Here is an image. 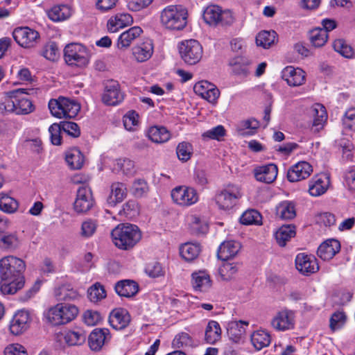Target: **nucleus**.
Listing matches in <instances>:
<instances>
[{"label":"nucleus","mask_w":355,"mask_h":355,"mask_svg":"<svg viewBox=\"0 0 355 355\" xmlns=\"http://www.w3.org/2000/svg\"><path fill=\"white\" fill-rule=\"evenodd\" d=\"M173 201L182 206H190L198 200L196 191L191 187H178L171 191Z\"/></svg>","instance_id":"ddd939ff"},{"label":"nucleus","mask_w":355,"mask_h":355,"mask_svg":"<svg viewBox=\"0 0 355 355\" xmlns=\"http://www.w3.org/2000/svg\"><path fill=\"white\" fill-rule=\"evenodd\" d=\"M259 123L254 119H250L241 121L238 126V131L240 135H252L255 130L259 128Z\"/></svg>","instance_id":"864d4df0"},{"label":"nucleus","mask_w":355,"mask_h":355,"mask_svg":"<svg viewBox=\"0 0 355 355\" xmlns=\"http://www.w3.org/2000/svg\"><path fill=\"white\" fill-rule=\"evenodd\" d=\"M333 47L336 52L345 58H351L353 56V49L343 39L336 40L334 42Z\"/></svg>","instance_id":"6e6d98bb"},{"label":"nucleus","mask_w":355,"mask_h":355,"mask_svg":"<svg viewBox=\"0 0 355 355\" xmlns=\"http://www.w3.org/2000/svg\"><path fill=\"white\" fill-rule=\"evenodd\" d=\"M142 33L143 30L139 26H133L124 31L120 35L118 39V48H128L135 40L141 35Z\"/></svg>","instance_id":"2f4dec72"},{"label":"nucleus","mask_w":355,"mask_h":355,"mask_svg":"<svg viewBox=\"0 0 355 355\" xmlns=\"http://www.w3.org/2000/svg\"><path fill=\"white\" fill-rule=\"evenodd\" d=\"M261 215L255 209L245 211L240 218V221L243 225H261Z\"/></svg>","instance_id":"3c124183"},{"label":"nucleus","mask_w":355,"mask_h":355,"mask_svg":"<svg viewBox=\"0 0 355 355\" xmlns=\"http://www.w3.org/2000/svg\"><path fill=\"white\" fill-rule=\"evenodd\" d=\"M238 269L237 263L225 262L220 267L219 274L223 280L230 281L237 272Z\"/></svg>","instance_id":"603ef678"},{"label":"nucleus","mask_w":355,"mask_h":355,"mask_svg":"<svg viewBox=\"0 0 355 355\" xmlns=\"http://www.w3.org/2000/svg\"><path fill=\"white\" fill-rule=\"evenodd\" d=\"M309 114L313 117L311 130L315 133L318 132L327 117L325 107L322 104L315 103L309 108Z\"/></svg>","instance_id":"b1692460"},{"label":"nucleus","mask_w":355,"mask_h":355,"mask_svg":"<svg viewBox=\"0 0 355 355\" xmlns=\"http://www.w3.org/2000/svg\"><path fill=\"white\" fill-rule=\"evenodd\" d=\"M295 226L291 225H282L275 232V239L279 246L284 247L286 242L295 235Z\"/></svg>","instance_id":"f704fd0d"},{"label":"nucleus","mask_w":355,"mask_h":355,"mask_svg":"<svg viewBox=\"0 0 355 355\" xmlns=\"http://www.w3.org/2000/svg\"><path fill=\"white\" fill-rule=\"evenodd\" d=\"M95 200L91 189L87 186H80L76 193V200L73 204L74 210L78 213H86L94 205Z\"/></svg>","instance_id":"9b49d317"},{"label":"nucleus","mask_w":355,"mask_h":355,"mask_svg":"<svg viewBox=\"0 0 355 355\" xmlns=\"http://www.w3.org/2000/svg\"><path fill=\"white\" fill-rule=\"evenodd\" d=\"M221 337V329L218 322L214 320H211L205 331V340L209 344H214L216 341L219 340Z\"/></svg>","instance_id":"58836bf2"},{"label":"nucleus","mask_w":355,"mask_h":355,"mask_svg":"<svg viewBox=\"0 0 355 355\" xmlns=\"http://www.w3.org/2000/svg\"><path fill=\"white\" fill-rule=\"evenodd\" d=\"M12 35L15 40L24 48L34 47L40 41L39 33L27 26L16 28Z\"/></svg>","instance_id":"f8f14e48"},{"label":"nucleus","mask_w":355,"mask_h":355,"mask_svg":"<svg viewBox=\"0 0 355 355\" xmlns=\"http://www.w3.org/2000/svg\"><path fill=\"white\" fill-rule=\"evenodd\" d=\"M251 341L257 350H260L270 345L271 339L270 334L264 330H258L251 336Z\"/></svg>","instance_id":"79ce46f5"},{"label":"nucleus","mask_w":355,"mask_h":355,"mask_svg":"<svg viewBox=\"0 0 355 355\" xmlns=\"http://www.w3.org/2000/svg\"><path fill=\"white\" fill-rule=\"evenodd\" d=\"M343 123L345 128L355 131V108H350L346 111Z\"/></svg>","instance_id":"774afa93"},{"label":"nucleus","mask_w":355,"mask_h":355,"mask_svg":"<svg viewBox=\"0 0 355 355\" xmlns=\"http://www.w3.org/2000/svg\"><path fill=\"white\" fill-rule=\"evenodd\" d=\"M98 226L97 221L94 219H87L81 225L80 235L84 239L92 237L96 231Z\"/></svg>","instance_id":"5fc2aeb1"},{"label":"nucleus","mask_w":355,"mask_h":355,"mask_svg":"<svg viewBox=\"0 0 355 355\" xmlns=\"http://www.w3.org/2000/svg\"><path fill=\"white\" fill-rule=\"evenodd\" d=\"M24 261L14 256L0 259V291L3 295H12L21 289L25 283Z\"/></svg>","instance_id":"f257e3e1"},{"label":"nucleus","mask_w":355,"mask_h":355,"mask_svg":"<svg viewBox=\"0 0 355 355\" xmlns=\"http://www.w3.org/2000/svg\"><path fill=\"white\" fill-rule=\"evenodd\" d=\"M42 55L49 60H55L58 57V49L54 42L47 43L43 49Z\"/></svg>","instance_id":"0e129e2a"},{"label":"nucleus","mask_w":355,"mask_h":355,"mask_svg":"<svg viewBox=\"0 0 355 355\" xmlns=\"http://www.w3.org/2000/svg\"><path fill=\"white\" fill-rule=\"evenodd\" d=\"M31 318L27 311H18L12 317L10 324V332L14 335H19L28 329Z\"/></svg>","instance_id":"6ab92c4d"},{"label":"nucleus","mask_w":355,"mask_h":355,"mask_svg":"<svg viewBox=\"0 0 355 355\" xmlns=\"http://www.w3.org/2000/svg\"><path fill=\"white\" fill-rule=\"evenodd\" d=\"M33 89H19L12 92L13 100H8L5 108L9 111H13L17 114H27L34 110V106L32 101L24 97H19L18 94L33 93Z\"/></svg>","instance_id":"6e6552de"},{"label":"nucleus","mask_w":355,"mask_h":355,"mask_svg":"<svg viewBox=\"0 0 355 355\" xmlns=\"http://www.w3.org/2000/svg\"><path fill=\"white\" fill-rule=\"evenodd\" d=\"M240 188L234 184H229L216 195V202L220 209L228 210L233 208L241 198Z\"/></svg>","instance_id":"1a4fd4ad"},{"label":"nucleus","mask_w":355,"mask_h":355,"mask_svg":"<svg viewBox=\"0 0 355 355\" xmlns=\"http://www.w3.org/2000/svg\"><path fill=\"white\" fill-rule=\"evenodd\" d=\"M271 324L279 331L292 329L294 326V313L289 310H282L275 315Z\"/></svg>","instance_id":"4be33fe9"},{"label":"nucleus","mask_w":355,"mask_h":355,"mask_svg":"<svg viewBox=\"0 0 355 355\" xmlns=\"http://www.w3.org/2000/svg\"><path fill=\"white\" fill-rule=\"evenodd\" d=\"M191 285L196 291L207 292L212 286V280L205 270L195 271L191 274Z\"/></svg>","instance_id":"aec40b11"},{"label":"nucleus","mask_w":355,"mask_h":355,"mask_svg":"<svg viewBox=\"0 0 355 355\" xmlns=\"http://www.w3.org/2000/svg\"><path fill=\"white\" fill-rule=\"evenodd\" d=\"M295 266L300 273L307 276L319 270L315 257L305 253H300L297 255Z\"/></svg>","instance_id":"2eb2a0df"},{"label":"nucleus","mask_w":355,"mask_h":355,"mask_svg":"<svg viewBox=\"0 0 355 355\" xmlns=\"http://www.w3.org/2000/svg\"><path fill=\"white\" fill-rule=\"evenodd\" d=\"M328 39V33L322 28L318 27L309 31V40L311 44L315 47L323 46Z\"/></svg>","instance_id":"c03bdc74"},{"label":"nucleus","mask_w":355,"mask_h":355,"mask_svg":"<svg viewBox=\"0 0 355 355\" xmlns=\"http://www.w3.org/2000/svg\"><path fill=\"white\" fill-rule=\"evenodd\" d=\"M340 250V243L336 239H328L318 248V256L324 261L331 259Z\"/></svg>","instance_id":"5701e85b"},{"label":"nucleus","mask_w":355,"mask_h":355,"mask_svg":"<svg viewBox=\"0 0 355 355\" xmlns=\"http://www.w3.org/2000/svg\"><path fill=\"white\" fill-rule=\"evenodd\" d=\"M132 21L130 15L127 13H119L112 17L107 21V30L110 33H116L120 28L129 25Z\"/></svg>","instance_id":"c756f323"},{"label":"nucleus","mask_w":355,"mask_h":355,"mask_svg":"<svg viewBox=\"0 0 355 355\" xmlns=\"http://www.w3.org/2000/svg\"><path fill=\"white\" fill-rule=\"evenodd\" d=\"M102 318L101 314L96 311L87 310L83 315V320L88 326H94L97 324Z\"/></svg>","instance_id":"338daca9"},{"label":"nucleus","mask_w":355,"mask_h":355,"mask_svg":"<svg viewBox=\"0 0 355 355\" xmlns=\"http://www.w3.org/2000/svg\"><path fill=\"white\" fill-rule=\"evenodd\" d=\"M327 191V184L323 179L320 177H314L309 182V192L312 196H319Z\"/></svg>","instance_id":"09e8293b"},{"label":"nucleus","mask_w":355,"mask_h":355,"mask_svg":"<svg viewBox=\"0 0 355 355\" xmlns=\"http://www.w3.org/2000/svg\"><path fill=\"white\" fill-rule=\"evenodd\" d=\"M114 290L121 297H131L139 291V285L133 280L124 279L115 284Z\"/></svg>","instance_id":"cd10ccee"},{"label":"nucleus","mask_w":355,"mask_h":355,"mask_svg":"<svg viewBox=\"0 0 355 355\" xmlns=\"http://www.w3.org/2000/svg\"><path fill=\"white\" fill-rule=\"evenodd\" d=\"M153 53V44L150 40H147L132 49V54L139 62L149 60Z\"/></svg>","instance_id":"c85d7f7f"},{"label":"nucleus","mask_w":355,"mask_h":355,"mask_svg":"<svg viewBox=\"0 0 355 355\" xmlns=\"http://www.w3.org/2000/svg\"><path fill=\"white\" fill-rule=\"evenodd\" d=\"M55 295L58 301L74 300L79 297L76 290L64 285L55 291Z\"/></svg>","instance_id":"49530a36"},{"label":"nucleus","mask_w":355,"mask_h":355,"mask_svg":"<svg viewBox=\"0 0 355 355\" xmlns=\"http://www.w3.org/2000/svg\"><path fill=\"white\" fill-rule=\"evenodd\" d=\"M65 160L71 169L78 170L83 165L84 156L78 148H73L67 153Z\"/></svg>","instance_id":"e433bc0d"},{"label":"nucleus","mask_w":355,"mask_h":355,"mask_svg":"<svg viewBox=\"0 0 355 355\" xmlns=\"http://www.w3.org/2000/svg\"><path fill=\"white\" fill-rule=\"evenodd\" d=\"M131 321L129 312L123 308L113 309L109 315V323L116 330H121L126 328Z\"/></svg>","instance_id":"f3484780"},{"label":"nucleus","mask_w":355,"mask_h":355,"mask_svg":"<svg viewBox=\"0 0 355 355\" xmlns=\"http://www.w3.org/2000/svg\"><path fill=\"white\" fill-rule=\"evenodd\" d=\"M148 137L153 142L162 144L170 139L171 134L163 126H153L148 129Z\"/></svg>","instance_id":"72a5a7b5"},{"label":"nucleus","mask_w":355,"mask_h":355,"mask_svg":"<svg viewBox=\"0 0 355 355\" xmlns=\"http://www.w3.org/2000/svg\"><path fill=\"white\" fill-rule=\"evenodd\" d=\"M187 10L180 5H171L161 12L160 21L167 29L180 31L187 24Z\"/></svg>","instance_id":"7ed1b4c3"},{"label":"nucleus","mask_w":355,"mask_h":355,"mask_svg":"<svg viewBox=\"0 0 355 355\" xmlns=\"http://www.w3.org/2000/svg\"><path fill=\"white\" fill-rule=\"evenodd\" d=\"M123 99L119 84L115 81L108 82L102 96L103 102L107 105H116Z\"/></svg>","instance_id":"412c9836"},{"label":"nucleus","mask_w":355,"mask_h":355,"mask_svg":"<svg viewBox=\"0 0 355 355\" xmlns=\"http://www.w3.org/2000/svg\"><path fill=\"white\" fill-rule=\"evenodd\" d=\"M62 336L69 346L82 345L86 340V334L80 329L65 331Z\"/></svg>","instance_id":"473e14b6"},{"label":"nucleus","mask_w":355,"mask_h":355,"mask_svg":"<svg viewBox=\"0 0 355 355\" xmlns=\"http://www.w3.org/2000/svg\"><path fill=\"white\" fill-rule=\"evenodd\" d=\"M248 325V322L243 320L232 321L228 324L227 334L234 342L237 343L242 335L245 333V329L243 327Z\"/></svg>","instance_id":"ea45409f"},{"label":"nucleus","mask_w":355,"mask_h":355,"mask_svg":"<svg viewBox=\"0 0 355 355\" xmlns=\"http://www.w3.org/2000/svg\"><path fill=\"white\" fill-rule=\"evenodd\" d=\"M0 241L2 246L8 249L17 248L19 245V240L15 234H0Z\"/></svg>","instance_id":"69168bd1"},{"label":"nucleus","mask_w":355,"mask_h":355,"mask_svg":"<svg viewBox=\"0 0 355 355\" xmlns=\"http://www.w3.org/2000/svg\"><path fill=\"white\" fill-rule=\"evenodd\" d=\"M178 157L182 162H187L190 159L193 153V148L190 143L183 141L180 143L176 148Z\"/></svg>","instance_id":"4d7b16f0"},{"label":"nucleus","mask_w":355,"mask_h":355,"mask_svg":"<svg viewBox=\"0 0 355 355\" xmlns=\"http://www.w3.org/2000/svg\"><path fill=\"white\" fill-rule=\"evenodd\" d=\"M114 245L119 249L128 250L132 248L141 239L139 228L130 223L118 225L112 231Z\"/></svg>","instance_id":"f03ea898"},{"label":"nucleus","mask_w":355,"mask_h":355,"mask_svg":"<svg viewBox=\"0 0 355 355\" xmlns=\"http://www.w3.org/2000/svg\"><path fill=\"white\" fill-rule=\"evenodd\" d=\"M276 215L283 220L293 219L296 215L293 203L289 201L279 203L276 207Z\"/></svg>","instance_id":"4c0bfd02"},{"label":"nucleus","mask_w":355,"mask_h":355,"mask_svg":"<svg viewBox=\"0 0 355 355\" xmlns=\"http://www.w3.org/2000/svg\"><path fill=\"white\" fill-rule=\"evenodd\" d=\"M87 295L91 302L96 303L106 297V291L101 283L96 282L88 288Z\"/></svg>","instance_id":"de8ad7c7"},{"label":"nucleus","mask_w":355,"mask_h":355,"mask_svg":"<svg viewBox=\"0 0 355 355\" xmlns=\"http://www.w3.org/2000/svg\"><path fill=\"white\" fill-rule=\"evenodd\" d=\"M277 171V167L275 164H269L257 167L254 171V174L257 180L270 184L276 179Z\"/></svg>","instance_id":"393cba45"},{"label":"nucleus","mask_w":355,"mask_h":355,"mask_svg":"<svg viewBox=\"0 0 355 355\" xmlns=\"http://www.w3.org/2000/svg\"><path fill=\"white\" fill-rule=\"evenodd\" d=\"M190 230L191 234L194 235L204 234L208 231V225L205 223H202L199 218L192 216Z\"/></svg>","instance_id":"bf43d9fd"},{"label":"nucleus","mask_w":355,"mask_h":355,"mask_svg":"<svg viewBox=\"0 0 355 355\" xmlns=\"http://www.w3.org/2000/svg\"><path fill=\"white\" fill-rule=\"evenodd\" d=\"M193 91L197 95L214 105L217 103V99L220 96L219 89L207 80H202L196 83Z\"/></svg>","instance_id":"4468645a"},{"label":"nucleus","mask_w":355,"mask_h":355,"mask_svg":"<svg viewBox=\"0 0 355 355\" xmlns=\"http://www.w3.org/2000/svg\"><path fill=\"white\" fill-rule=\"evenodd\" d=\"M312 166L307 162H299L291 166L287 171V178L291 182H299L310 176Z\"/></svg>","instance_id":"dca6fc26"},{"label":"nucleus","mask_w":355,"mask_h":355,"mask_svg":"<svg viewBox=\"0 0 355 355\" xmlns=\"http://www.w3.org/2000/svg\"><path fill=\"white\" fill-rule=\"evenodd\" d=\"M205 22L211 26H230L234 22V17L230 10H222L216 5L207 6L202 14Z\"/></svg>","instance_id":"423d86ee"},{"label":"nucleus","mask_w":355,"mask_h":355,"mask_svg":"<svg viewBox=\"0 0 355 355\" xmlns=\"http://www.w3.org/2000/svg\"><path fill=\"white\" fill-rule=\"evenodd\" d=\"M78 313V308L74 304L58 303L49 309L46 318L53 325L64 324L73 320Z\"/></svg>","instance_id":"20e7f679"},{"label":"nucleus","mask_w":355,"mask_h":355,"mask_svg":"<svg viewBox=\"0 0 355 355\" xmlns=\"http://www.w3.org/2000/svg\"><path fill=\"white\" fill-rule=\"evenodd\" d=\"M182 59L188 64H196L202 57V47L196 40L183 41L179 45Z\"/></svg>","instance_id":"9d476101"},{"label":"nucleus","mask_w":355,"mask_h":355,"mask_svg":"<svg viewBox=\"0 0 355 355\" xmlns=\"http://www.w3.org/2000/svg\"><path fill=\"white\" fill-rule=\"evenodd\" d=\"M70 15L71 10L66 5L55 6L48 12L49 17L54 21L64 20Z\"/></svg>","instance_id":"37998d69"},{"label":"nucleus","mask_w":355,"mask_h":355,"mask_svg":"<svg viewBox=\"0 0 355 355\" xmlns=\"http://www.w3.org/2000/svg\"><path fill=\"white\" fill-rule=\"evenodd\" d=\"M172 345L175 348L190 347L192 345V339L187 333L181 332L175 336Z\"/></svg>","instance_id":"680f3d73"},{"label":"nucleus","mask_w":355,"mask_h":355,"mask_svg":"<svg viewBox=\"0 0 355 355\" xmlns=\"http://www.w3.org/2000/svg\"><path fill=\"white\" fill-rule=\"evenodd\" d=\"M49 108L51 114L57 118L72 119L77 116L80 105L74 100L60 96L57 99H51Z\"/></svg>","instance_id":"39448f33"},{"label":"nucleus","mask_w":355,"mask_h":355,"mask_svg":"<svg viewBox=\"0 0 355 355\" xmlns=\"http://www.w3.org/2000/svg\"><path fill=\"white\" fill-rule=\"evenodd\" d=\"M60 123L63 132L73 138H77L80 135V129L77 123L66 121H61Z\"/></svg>","instance_id":"e2e57ef3"},{"label":"nucleus","mask_w":355,"mask_h":355,"mask_svg":"<svg viewBox=\"0 0 355 355\" xmlns=\"http://www.w3.org/2000/svg\"><path fill=\"white\" fill-rule=\"evenodd\" d=\"M18 202L13 198L4 193H0V209L6 213L12 214L17 211Z\"/></svg>","instance_id":"8fccbe9b"},{"label":"nucleus","mask_w":355,"mask_h":355,"mask_svg":"<svg viewBox=\"0 0 355 355\" xmlns=\"http://www.w3.org/2000/svg\"><path fill=\"white\" fill-rule=\"evenodd\" d=\"M241 243L235 241H224L218 248V257L223 261H227L234 257L240 251Z\"/></svg>","instance_id":"bb28decb"},{"label":"nucleus","mask_w":355,"mask_h":355,"mask_svg":"<svg viewBox=\"0 0 355 355\" xmlns=\"http://www.w3.org/2000/svg\"><path fill=\"white\" fill-rule=\"evenodd\" d=\"M180 254L187 261L194 260L200 252V247L198 244L187 243L180 247Z\"/></svg>","instance_id":"a18cd8bd"},{"label":"nucleus","mask_w":355,"mask_h":355,"mask_svg":"<svg viewBox=\"0 0 355 355\" xmlns=\"http://www.w3.org/2000/svg\"><path fill=\"white\" fill-rule=\"evenodd\" d=\"M64 57L67 64L78 67H86L89 60L87 49L79 43L67 44L64 49Z\"/></svg>","instance_id":"0eeeda50"},{"label":"nucleus","mask_w":355,"mask_h":355,"mask_svg":"<svg viewBox=\"0 0 355 355\" xmlns=\"http://www.w3.org/2000/svg\"><path fill=\"white\" fill-rule=\"evenodd\" d=\"M50 139L52 144L59 146L62 144L61 133L63 130L61 127V123H53L49 128Z\"/></svg>","instance_id":"052dcab7"},{"label":"nucleus","mask_w":355,"mask_h":355,"mask_svg":"<svg viewBox=\"0 0 355 355\" xmlns=\"http://www.w3.org/2000/svg\"><path fill=\"white\" fill-rule=\"evenodd\" d=\"M250 64V60L243 57H236L230 62V65L232 67L233 72L236 75L241 76H247L248 74V66Z\"/></svg>","instance_id":"a19ab883"},{"label":"nucleus","mask_w":355,"mask_h":355,"mask_svg":"<svg viewBox=\"0 0 355 355\" xmlns=\"http://www.w3.org/2000/svg\"><path fill=\"white\" fill-rule=\"evenodd\" d=\"M127 196V187L122 182H114L111 185V194L107 198V203L113 207L122 202Z\"/></svg>","instance_id":"7c9ffc66"},{"label":"nucleus","mask_w":355,"mask_h":355,"mask_svg":"<svg viewBox=\"0 0 355 355\" xmlns=\"http://www.w3.org/2000/svg\"><path fill=\"white\" fill-rule=\"evenodd\" d=\"M282 78L290 86H300L305 82V72L300 68L288 66L284 69Z\"/></svg>","instance_id":"a878e982"},{"label":"nucleus","mask_w":355,"mask_h":355,"mask_svg":"<svg viewBox=\"0 0 355 355\" xmlns=\"http://www.w3.org/2000/svg\"><path fill=\"white\" fill-rule=\"evenodd\" d=\"M277 42V35L274 31H263L256 37V44L258 46L268 49Z\"/></svg>","instance_id":"c9c22d12"},{"label":"nucleus","mask_w":355,"mask_h":355,"mask_svg":"<svg viewBox=\"0 0 355 355\" xmlns=\"http://www.w3.org/2000/svg\"><path fill=\"white\" fill-rule=\"evenodd\" d=\"M110 338L111 335L108 329H95L89 336V346L92 351H100L103 346L110 341Z\"/></svg>","instance_id":"a211bd4d"},{"label":"nucleus","mask_w":355,"mask_h":355,"mask_svg":"<svg viewBox=\"0 0 355 355\" xmlns=\"http://www.w3.org/2000/svg\"><path fill=\"white\" fill-rule=\"evenodd\" d=\"M132 194L136 198H141L147 193L148 187L147 182L141 179L136 180L130 189Z\"/></svg>","instance_id":"13d9d810"}]
</instances>
